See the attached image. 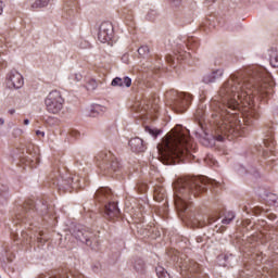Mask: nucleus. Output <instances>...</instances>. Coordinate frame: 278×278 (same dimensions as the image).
Returning a JSON list of instances; mask_svg holds the SVG:
<instances>
[{
    "label": "nucleus",
    "mask_w": 278,
    "mask_h": 278,
    "mask_svg": "<svg viewBox=\"0 0 278 278\" xmlns=\"http://www.w3.org/2000/svg\"><path fill=\"white\" fill-rule=\"evenodd\" d=\"M268 72L264 67H256L252 71L251 80L241 76H231L220 87L218 99L211 102V108L215 112L212 114V123L215 125L214 140L223 142L226 138L233 140L240 136V126H236L233 113L240 103H251L252 94H268L270 88L266 83ZM219 114V115H218Z\"/></svg>",
    "instance_id": "f257e3e1"
},
{
    "label": "nucleus",
    "mask_w": 278,
    "mask_h": 278,
    "mask_svg": "<svg viewBox=\"0 0 278 278\" xmlns=\"http://www.w3.org/2000/svg\"><path fill=\"white\" fill-rule=\"evenodd\" d=\"M68 79H70L71 84H77V81H81L83 76H81V74L76 73V74L70 75Z\"/></svg>",
    "instance_id": "a211bd4d"
},
{
    "label": "nucleus",
    "mask_w": 278,
    "mask_h": 278,
    "mask_svg": "<svg viewBox=\"0 0 278 278\" xmlns=\"http://www.w3.org/2000/svg\"><path fill=\"white\" fill-rule=\"evenodd\" d=\"M244 123H245V125H251V121L249 119V117L244 118Z\"/></svg>",
    "instance_id": "473e14b6"
},
{
    "label": "nucleus",
    "mask_w": 278,
    "mask_h": 278,
    "mask_svg": "<svg viewBox=\"0 0 278 278\" xmlns=\"http://www.w3.org/2000/svg\"><path fill=\"white\" fill-rule=\"evenodd\" d=\"M129 147L134 153L144 152V141L140 137H135L129 140Z\"/></svg>",
    "instance_id": "1a4fd4ad"
},
{
    "label": "nucleus",
    "mask_w": 278,
    "mask_h": 278,
    "mask_svg": "<svg viewBox=\"0 0 278 278\" xmlns=\"http://www.w3.org/2000/svg\"><path fill=\"white\" fill-rule=\"evenodd\" d=\"M269 63L274 68H278V55L277 54L271 55Z\"/></svg>",
    "instance_id": "4be33fe9"
},
{
    "label": "nucleus",
    "mask_w": 278,
    "mask_h": 278,
    "mask_svg": "<svg viewBox=\"0 0 278 278\" xmlns=\"http://www.w3.org/2000/svg\"><path fill=\"white\" fill-rule=\"evenodd\" d=\"M156 275L159 278H170V274L164 267H156Z\"/></svg>",
    "instance_id": "dca6fc26"
},
{
    "label": "nucleus",
    "mask_w": 278,
    "mask_h": 278,
    "mask_svg": "<svg viewBox=\"0 0 278 278\" xmlns=\"http://www.w3.org/2000/svg\"><path fill=\"white\" fill-rule=\"evenodd\" d=\"M174 3H179L181 0H172Z\"/></svg>",
    "instance_id": "58836bf2"
},
{
    "label": "nucleus",
    "mask_w": 278,
    "mask_h": 278,
    "mask_svg": "<svg viewBox=\"0 0 278 278\" xmlns=\"http://www.w3.org/2000/svg\"><path fill=\"white\" fill-rule=\"evenodd\" d=\"M0 125H5V119L0 118Z\"/></svg>",
    "instance_id": "e433bc0d"
},
{
    "label": "nucleus",
    "mask_w": 278,
    "mask_h": 278,
    "mask_svg": "<svg viewBox=\"0 0 278 278\" xmlns=\"http://www.w3.org/2000/svg\"><path fill=\"white\" fill-rule=\"evenodd\" d=\"M175 197L174 202L178 212L188 210V201L192 197H197L199 192L207 190V178L201 177H185L180 178L174 186Z\"/></svg>",
    "instance_id": "7ed1b4c3"
},
{
    "label": "nucleus",
    "mask_w": 278,
    "mask_h": 278,
    "mask_svg": "<svg viewBox=\"0 0 278 278\" xmlns=\"http://www.w3.org/2000/svg\"><path fill=\"white\" fill-rule=\"evenodd\" d=\"M75 181V178H72V182Z\"/></svg>",
    "instance_id": "37998d69"
},
{
    "label": "nucleus",
    "mask_w": 278,
    "mask_h": 278,
    "mask_svg": "<svg viewBox=\"0 0 278 278\" xmlns=\"http://www.w3.org/2000/svg\"><path fill=\"white\" fill-rule=\"evenodd\" d=\"M206 147H210V143H204Z\"/></svg>",
    "instance_id": "ea45409f"
},
{
    "label": "nucleus",
    "mask_w": 278,
    "mask_h": 278,
    "mask_svg": "<svg viewBox=\"0 0 278 278\" xmlns=\"http://www.w3.org/2000/svg\"><path fill=\"white\" fill-rule=\"evenodd\" d=\"M202 116H203V115L201 114V111L198 110V111H197V117H198V118H201Z\"/></svg>",
    "instance_id": "f704fd0d"
},
{
    "label": "nucleus",
    "mask_w": 278,
    "mask_h": 278,
    "mask_svg": "<svg viewBox=\"0 0 278 278\" xmlns=\"http://www.w3.org/2000/svg\"><path fill=\"white\" fill-rule=\"evenodd\" d=\"M105 215L108 218H110L111 220L114 218H118V216L121 215V210H118V205H116V203L114 202H110L106 206H105Z\"/></svg>",
    "instance_id": "9b49d317"
},
{
    "label": "nucleus",
    "mask_w": 278,
    "mask_h": 278,
    "mask_svg": "<svg viewBox=\"0 0 278 278\" xmlns=\"http://www.w3.org/2000/svg\"><path fill=\"white\" fill-rule=\"evenodd\" d=\"M167 62H170V58H169V59H167Z\"/></svg>",
    "instance_id": "79ce46f5"
},
{
    "label": "nucleus",
    "mask_w": 278,
    "mask_h": 278,
    "mask_svg": "<svg viewBox=\"0 0 278 278\" xmlns=\"http://www.w3.org/2000/svg\"><path fill=\"white\" fill-rule=\"evenodd\" d=\"M50 1H51V0H45V1H43V5H49Z\"/></svg>",
    "instance_id": "c9c22d12"
},
{
    "label": "nucleus",
    "mask_w": 278,
    "mask_h": 278,
    "mask_svg": "<svg viewBox=\"0 0 278 278\" xmlns=\"http://www.w3.org/2000/svg\"><path fill=\"white\" fill-rule=\"evenodd\" d=\"M96 160L98 162V166L102 169L111 168V170H118L121 168V163L118 159L112 154L110 151H102L97 154Z\"/></svg>",
    "instance_id": "39448f33"
},
{
    "label": "nucleus",
    "mask_w": 278,
    "mask_h": 278,
    "mask_svg": "<svg viewBox=\"0 0 278 278\" xmlns=\"http://www.w3.org/2000/svg\"><path fill=\"white\" fill-rule=\"evenodd\" d=\"M9 114H16V110H14V109H11V110H9Z\"/></svg>",
    "instance_id": "72a5a7b5"
},
{
    "label": "nucleus",
    "mask_w": 278,
    "mask_h": 278,
    "mask_svg": "<svg viewBox=\"0 0 278 278\" xmlns=\"http://www.w3.org/2000/svg\"><path fill=\"white\" fill-rule=\"evenodd\" d=\"M154 199L156 201H162V199H164V189L163 188H156L154 190Z\"/></svg>",
    "instance_id": "f3484780"
},
{
    "label": "nucleus",
    "mask_w": 278,
    "mask_h": 278,
    "mask_svg": "<svg viewBox=\"0 0 278 278\" xmlns=\"http://www.w3.org/2000/svg\"><path fill=\"white\" fill-rule=\"evenodd\" d=\"M111 86H114V87L118 86L119 88H124L123 78L121 77L114 78L111 83Z\"/></svg>",
    "instance_id": "412c9836"
},
{
    "label": "nucleus",
    "mask_w": 278,
    "mask_h": 278,
    "mask_svg": "<svg viewBox=\"0 0 278 278\" xmlns=\"http://www.w3.org/2000/svg\"><path fill=\"white\" fill-rule=\"evenodd\" d=\"M36 135H37V136H42V138H45V131L37 130V131H36Z\"/></svg>",
    "instance_id": "2f4dec72"
},
{
    "label": "nucleus",
    "mask_w": 278,
    "mask_h": 278,
    "mask_svg": "<svg viewBox=\"0 0 278 278\" xmlns=\"http://www.w3.org/2000/svg\"><path fill=\"white\" fill-rule=\"evenodd\" d=\"M112 38H114V26L110 22H103L99 28L98 40L105 45L110 43Z\"/></svg>",
    "instance_id": "423d86ee"
},
{
    "label": "nucleus",
    "mask_w": 278,
    "mask_h": 278,
    "mask_svg": "<svg viewBox=\"0 0 278 278\" xmlns=\"http://www.w3.org/2000/svg\"><path fill=\"white\" fill-rule=\"evenodd\" d=\"M24 125H29V119H24Z\"/></svg>",
    "instance_id": "4c0bfd02"
},
{
    "label": "nucleus",
    "mask_w": 278,
    "mask_h": 278,
    "mask_svg": "<svg viewBox=\"0 0 278 278\" xmlns=\"http://www.w3.org/2000/svg\"><path fill=\"white\" fill-rule=\"evenodd\" d=\"M146 131H148V134H150V136H153L154 138H157V136H160V130H157V128H151L147 126Z\"/></svg>",
    "instance_id": "aec40b11"
},
{
    "label": "nucleus",
    "mask_w": 278,
    "mask_h": 278,
    "mask_svg": "<svg viewBox=\"0 0 278 278\" xmlns=\"http://www.w3.org/2000/svg\"><path fill=\"white\" fill-rule=\"evenodd\" d=\"M138 53H139V55H148V53H149V46H141L138 49Z\"/></svg>",
    "instance_id": "5701e85b"
},
{
    "label": "nucleus",
    "mask_w": 278,
    "mask_h": 278,
    "mask_svg": "<svg viewBox=\"0 0 278 278\" xmlns=\"http://www.w3.org/2000/svg\"><path fill=\"white\" fill-rule=\"evenodd\" d=\"M192 139L188 136V129L176 126L165 136L157 146V153L163 164H175V160H185L192 155Z\"/></svg>",
    "instance_id": "f03ea898"
},
{
    "label": "nucleus",
    "mask_w": 278,
    "mask_h": 278,
    "mask_svg": "<svg viewBox=\"0 0 278 278\" xmlns=\"http://www.w3.org/2000/svg\"><path fill=\"white\" fill-rule=\"evenodd\" d=\"M235 218H236V214L233 212H228L225 215V218L222 219V224L229 225V223H231V220H233Z\"/></svg>",
    "instance_id": "2eb2a0df"
},
{
    "label": "nucleus",
    "mask_w": 278,
    "mask_h": 278,
    "mask_svg": "<svg viewBox=\"0 0 278 278\" xmlns=\"http://www.w3.org/2000/svg\"><path fill=\"white\" fill-rule=\"evenodd\" d=\"M205 162H207V164H210V162H211V164H213V165H215L216 164V160H214V159H212V157H207V159H205Z\"/></svg>",
    "instance_id": "cd10ccee"
},
{
    "label": "nucleus",
    "mask_w": 278,
    "mask_h": 278,
    "mask_svg": "<svg viewBox=\"0 0 278 278\" xmlns=\"http://www.w3.org/2000/svg\"><path fill=\"white\" fill-rule=\"evenodd\" d=\"M49 4H45V0H36L33 4L31 8L34 10H37L38 8H47Z\"/></svg>",
    "instance_id": "6ab92c4d"
},
{
    "label": "nucleus",
    "mask_w": 278,
    "mask_h": 278,
    "mask_svg": "<svg viewBox=\"0 0 278 278\" xmlns=\"http://www.w3.org/2000/svg\"><path fill=\"white\" fill-rule=\"evenodd\" d=\"M89 116L92 118H97V116H101L102 114H105L108 112V108L101 105V104H92L89 110Z\"/></svg>",
    "instance_id": "f8f14e48"
},
{
    "label": "nucleus",
    "mask_w": 278,
    "mask_h": 278,
    "mask_svg": "<svg viewBox=\"0 0 278 278\" xmlns=\"http://www.w3.org/2000/svg\"><path fill=\"white\" fill-rule=\"evenodd\" d=\"M216 216H211V217H208L207 218V223H208V225H212L213 223H216Z\"/></svg>",
    "instance_id": "bb28decb"
},
{
    "label": "nucleus",
    "mask_w": 278,
    "mask_h": 278,
    "mask_svg": "<svg viewBox=\"0 0 278 278\" xmlns=\"http://www.w3.org/2000/svg\"><path fill=\"white\" fill-rule=\"evenodd\" d=\"M25 80L23 79V75L18 73L16 70H12L7 76V85L9 88H14L18 90L23 88Z\"/></svg>",
    "instance_id": "6e6552de"
},
{
    "label": "nucleus",
    "mask_w": 278,
    "mask_h": 278,
    "mask_svg": "<svg viewBox=\"0 0 278 278\" xmlns=\"http://www.w3.org/2000/svg\"><path fill=\"white\" fill-rule=\"evenodd\" d=\"M122 79H123V86L124 87L126 86V88H129V86H131V78L126 76V77H124Z\"/></svg>",
    "instance_id": "a878e982"
},
{
    "label": "nucleus",
    "mask_w": 278,
    "mask_h": 278,
    "mask_svg": "<svg viewBox=\"0 0 278 278\" xmlns=\"http://www.w3.org/2000/svg\"><path fill=\"white\" fill-rule=\"evenodd\" d=\"M38 278H45V276H39Z\"/></svg>",
    "instance_id": "a19ab883"
},
{
    "label": "nucleus",
    "mask_w": 278,
    "mask_h": 278,
    "mask_svg": "<svg viewBox=\"0 0 278 278\" xmlns=\"http://www.w3.org/2000/svg\"><path fill=\"white\" fill-rule=\"evenodd\" d=\"M87 90H97V80H89V83L87 84Z\"/></svg>",
    "instance_id": "b1692460"
},
{
    "label": "nucleus",
    "mask_w": 278,
    "mask_h": 278,
    "mask_svg": "<svg viewBox=\"0 0 278 278\" xmlns=\"http://www.w3.org/2000/svg\"><path fill=\"white\" fill-rule=\"evenodd\" d=\"M143 268H144V262L137 261L135 263V270H137L138 273H140V270H142Z\"/></svg>",
    "instance_id": "393cba45"
},
{
    "label": "nucleus",
    "mask_w": 278,
    "mask_h": 278,
    "mask_svg": "<svg viewBox=\"0 0 278 278\" xmlns=\"http://www.w3.org/2000/svg\"><path fill=\"white\" fill-rule=\"evenodd\" d=\"M96 199L98 201H105L112 199V190L110 188H100L96 192Z\"/></svg>",
    "instance_id": "4468645a"
},
{
    "label": "nucleus",
    "mask_w": 278,
    "mask_h": 278,
    "mask_svg": "<svg viewBox=\"0 0 278 278\" xmlns=\"http://www.w3.org/2000/svg\"><path fill=\"white\" fill-rule=\"evenodd\" d=\"M224 71L222 68L215 70L208 74H205L202 78L203 84H214L217 79L223 77Z\"/></svg>",
    "instance_id": "9d476101"
},
{
    "label": "nucleus",
    "mask_w": 278,
    "mask_h": 278,
    "mask_svg": "<svg viewBox=\"0 0 278 278\" xmlns=\"http://www.w3.org/2000/svg\"><path fill=\"white\" fill-rule=\"evenodd\" d=\"M46 110L49 114H60L64 110V98L59 90L51 91L45 99Z\"/></svg>",
    "instance_id": "20e7f679"
},
{
    "label": "nucleus",
    "mask_w": 278,
    "mask_h": 278,
    "mask_svg": "<svg viewBox=\"0 0 278 278\" xmlns=\"http://www.w3.org/2000/svg\"><path fill=\"white\" fill-rule=\"evenodd\" d=\"M25 210H26V212H27V206H25Z\"/></svg>",
    "instance_id": "c03bdc74"
},
{
    "label": "nucleus",
    "mask_w": 278,
    "mask_h": 278,
    "mask_svg": "<svg viewBox=\"0 0 278 278\" xmlns=\"http://www.w3.org/2000/svg\"><path fill=\"white\" fill-rule=\"evenodd\" d=\"M190 101H192V97H190V94L178 93L174 100L173 110L181 114L186 112V108L190 105Z\"/></svg>",
    "instance_id": "0eeeda50"
},
{
    "label": "nucleus",
    "mask_w": 278,
    "mask_h": 278,
    "mask_svg": "<svg viewBox=\"0 0 278 278\" xmlns=\"http://www.w3.org/2000/svg\"><path fill=\"white\" fill-rule=\"evenodd\" d=\"M149 110H151V105L149 104H143V112H149Z\"/></svg>",
    "instance_id": "c85d7f7f"
},
{
    "label": "nucleus",
    "mask_w": 278,
    "mask_h": 278,
    "mask_svg": "<svg viewBox=\"0 0 278 278\" xmlns=\"http://www.w3.org/2000/svg\"><path fill=\"white\" fill-rule=\"evenodd\" d=\"M3 14V2L0 0V15Z\"/></svg>",
    "instance_id": "7c9ffc66"
},
{
    "label": "nucleus",
    "mask_w": 278,
    "mask_h": 278,
    "mask_svg": "<svg viewBox=\"0 0 278 278\" xmlns=\"http://www.w3.org/2000/svg\"><path fill=\"white\" fill-rule=\"evenodd\" d=\"M28 205V210H31L34 207V202L29 201L26 203Z\"/></svg>",
    "instance_id": "c756f323"
},
{
    "label": "nucleus",
    "mask_w": 278,
    "mask_h": 278,
    "mask_svg": "<svg viewBox=\"0 0 278 278\" xmlns=\"http://www.w3.org/2000/svg\"><path fill=\"white\" fill-rule=\"evenodd\" d=\"M73 236L76 238V240H79L80 242H85L87 247H90V232L86 230H77L73 232Z\"/></svg>",
    "instance_id": "ddd939ff"
}]
</instances>
